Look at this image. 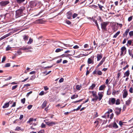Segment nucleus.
Here are the masks:
<instances>
[{"instance_id":"1","label":"nucleus","mask_w":133,"mask_h":133,"mask_svg":"<svg viewBox=\"0 0 133 133\" xmlns=\"http://www.w3.org/2000/svg\"><path fill=\"white\" fill-rule=\"evenodd\" d=\"M108 103L110 105H113L115 104L117 105H119L120 103V100L119 99L116 100L114 98H111L109 99Z\"/></svg>"},{"instance_id":"2","label":"nucleus","mask_w":133,"mask_h":133,"mask_svg":"<svg viewBox=\"0 0 133 133\" xmlns=\"http://www.w3.org/2000/svg\"><path fill=\"white\" fill-rule=\"evenodd\" d=\"M31 5L32 6H36L38 8H40L43 6V4L41 2H38L36 3L32 1L31 3Z\"/></svg>"},{"instance_id":"3","label":"nucleus","mask_w":133,"mask_h":133,"mask_svg":"<svg viewBox=\"0 0 133 133\" xmlns=\"http://www.w3.org/2000/svg\"><path fill=\"white\" fill-rule=\"evenodd\" d=\"M23 10L22 9H20L16 11V17L18 18L23 15Z\"/></svg>"},{"instance_id":"4","label":"nucleus","mask_w":133,"mask_h":133,"mask_svg":"<svg viewBox=\"0 0 133 133\" xmlns=\"http://www.w3.org/2000/svg\"><path fill=\"white\" fill-rule=\"evenodd\" d=\"M91 93L92 94L93 97L94 98H93L92 100V101H96L98 99V97L97 96L96 94V92L94 91L91 92Z\"/></svg>"},{"instance_id":"5","label":"nucleus","mask_w":133,"mask_h":133,"mask_svg":"<svg viewBox=\"0 0 133 133\" xmlns=\"http://www.w3.org/2000/svg\"><path fill=\"white\" fill-rule=\"evenodd\" d=\"M44 122L49 126H52L55 125L57 123L52 121H48L46 120H45Z\"/></svg>"},{"instance_id":"6","label":"nucleus","mask_w":133,"mask_h":133,"mask_svg":"<svg viewBox=\"0 0 133 133\" xmlns=\"http://www.w3.org/2000/svg\"><path fill=\"white\" fill-rule=\"evenodd\" d=\"M108 24V22H103L101 23V27L102 29L104 30H106V28L107 25Z\"/></svg>"},{"instance_id":"7","label":"nucleus","mask_w":133,"mask_h":133,"mask_svg":"<svg viewBox=\"0 0 133 133\" xmlns=\"http://www.w3.org/2000/svg\"><path fill=\"white\" fill-rule=\"evenodd\" d=\"M121 55H123L126 54V48L125 46H123L121 47Z\"/></svg>"},{"instance_id":"8","label":"nucleus","mask_w":133,"mask_h":133,"mask_svg":"<svg viewBox=\"0 0 133 133\" xmlns=\"http://www.w3.org/2000/svg\"><path fill=\"white\" fill-rule=\"evenodd\" d=\"M121 110V108L118 107H116L115 108V113L116 115L117 116L120 114Z\"/></svg>"},{"instance_id":"9","label":"nucleus","mask_w":133,"mask_h":133,"mask_svg":"<svg viewBox=\"0 0 133 133\" xmlns=\"http://www.w3.org/2000/svg\"><path fill=\"white\" fill-rule=\"evenodd\" d=\"M9 3L8 1H3L0 2V4L1 6H5L8 4Z\"/></svg>"},{"instance_id":"10","label":"nucleus","mask_w":133,"mask_h":133,"mask_svg":"<svg viewBox=\"0 0 133 133\" xmlns=\"http://www.w3.org/2000/svg\"><path fill=\"white\" fill-rule=\"evenodd\" d=\"M93 74H94L98 75H101L102 74V72L100 70H95L93 72Z\"/></svg>"},{"instance_id":"11","label":"nucleus","mask_w":133,"mask_h":133,"mask_svg":"<svg viewBox=\"0 0 133 133\" xmlns=\"http://www.w3.org/2000/svg\"><path fill=\"white\" fill-rule=\"evenodd\" d=\"M103 93L102 92H99L98 93V99L99 101H100L102 99L103 96Z\"/></svg>"},{"instance_id":"12","label":"nucleus","mask_w":133,"mask_h":133,"mask_svg":"<svg viewBox=\"0 0 133 133\" xmlns=\"http://www.w3.org/2000/svg\"><path fill=\"white\" fill-rule=\"evenodd\" d=\"M105 58H106L105 57H103V58L102 60L98 64L97 66V68H98L103 64V63L104 62Z\"/></svg>"},{"instance_id":"13","label":"nucleus","mask_w":133,"mask_h":133,"mask_svg":"<svg viewBox=\"0 0 133 133\" xmlns=\"http://www.w3.org/2000/svg\"><path fill=\"white\" fill-rule=\"evenodd\" d=\"M72 13L71 12L69 11L67 13L66 16L67 18L69 19H71L72 18Z\"/></svg>"},{"instance_id":"14","label":"nucleus","mask_w":133,"mask_h":133,"mask_svg":"<svg viewBox=\"0 0 133 133\" xmlns=\"http://www.w3.org/2000/svg\"><path fill=\"white\" fill-rule=\"evenodd\" d=\"M12 102V101H10L8 103H5L3 106V108H5L8 107L9 106V103H10V104H11Z\"/></svg>"},{"instance_id":"15","label":"nucleus","mask_w":133,"mask_h":133,"mask_svg":"<svg viewBox=\"0 0 133 133\" xmlns=\"http://www.w3.org/2000/svg\"><path fill=\"white\" fill-rule=\"evenodd\" d=\"M102 55L101 54H97L96 57L97 61H100L102 58Z\"/></svg>"},{"instance_id":"16","label":"nucleus","mask_w":133,"mask_h":133,"mask_svg":"<svg viewBox=\"0 0 133 133\" xmlns=\"http://www.w3.org/2000/svg\"><path fill=\"white\" fill-rule=\"evenodd\" d=\"M130 31V29H128L126 30L125 31L123 34V37H127V36L128 35V33Z\"/></svg>"},{"instance_id":"17","label":"nucleus","mask_w":133,"mask_h":133,"mask_svg":"<svg viewBox=\"0 0 133 133\" xmlns=\"http://www.w3.org/2000/svg\"><path fill=\"white\" fill-rule=\"evenodd\" d=\"M47 104V101H44L42 105L41 106V107L42 109L44 108L46 106Z\"/></svg>"},{"instance_id":"18","label":"nucleus","mask_w":133,"mask_h":133,"mask_svg":"<svg viewBox=\"0 0 133 133\" xmlns=\"http://www.w3.org/2000/svg\"><path fill=\"white\" fill-rule=\"evenodd\" d=\"M106 87L105 85L103 84L99 88V90H104Z\"/></svg>"},{"instance_id":"19","label":"nucleus","mask_w":133,"mask_h":133,"mask_svg":"<svg viewBox=\"0 0 133 133\" xmlns=\"http://www.w3.org/2000/svg\"><path fill=\"white\" fill-rule=\"evenodd\" d=\"M128 95V92L126 90L124 91V92L123 95V98H125Z\"/></svg>"},{"instance_id":"20","label":"nucleus","mask_w":133,"mask_h":133,"mask_svg":"<svg viewBox=\"0 0 133 133\" xmlns=\"http://www.w3.org/2000/svg\"><path fill=\"white\" fill-rule=\"evenodd\" d=\"M88 64H93L94 63L93 60L91 59V58H89L88 59Z\"/></svg>"},{"instance_id":"21","label":"nucleus","mask_w":133,"mask_h":133,"mask_svg":"<svg viewBox=\"0 0 133 133\" xmlns=\"http://www.w3.org/2000/svg\"><path fill=\"white\" fill-rule=\"evenodd\" d=\"M131 98H129V99L126 101L125 104L127 105H129L131 102Z\"/></svg>"},{"instance_id":"22","label":"nucleus","mask_w":133,"mask_h":133,"mask_svg":"<svg viewBox=\"0 0 133 133\" xmlns=\"http://www.w3.org/2000/svg\"><path fill=\"white\" fill-rule=\"evenodd\" d=\"M128 52L129 55L131 56L132 58H133V52H132L131 50L130 49L128 50Z\"/></svg>"},{"instance_id":"23","label":"nucleus","mask_w":133,"mask_h":133,"mask_svg":"<svg viewBox=\"0 0 133 133\" xmlns=\"http://www.w3.org/2000/svg\"><path fill=\"white\" fill-rule=\"evenodd\" d=\"M95 86L96 85L95 84H92V85L90 87L89 89L93 90L95 87Z\"/></svg>"},{"instance_id":"24","label":"nucleus","mask_w":133,"mask_h":133,"mask_svg":"<svg viewBox=\"0 0 133 133\" xmlns=\"http://www.w3.org/2000/svg\"><path fill=\"white\" fill-rule=\"evenodd\" d=\"M112 127L114 129H117L118 128V126L115 122L114 123Z\"/></svg>"},{"instance_id":"25","label":"nucleus","mask_w":133,"mask_h":133,"mask_svg":"<svg viewBox=\"0 0 133 133\" xmlns=\"http://www.w3.org/2000/svg\"><path fill=\"white\" fill-rule=\"evenodd\" d=\"M124 75L126 76L127 77H128L130 74L129 71V70H128L126 71L124 74Z\"/></svg>"},{"instance_id":"26","label":"nucleus","mask_w":133,"mask_h":133,"mask_svg":"<svg viewBox=\"0 0 133 133\" xmlns=\"http://www.w3.org/2000/svg\"><path fill=\"white\" fill-rule=\"evenodd\" d=\"M120 32L119 31L117 32L116 34L114 35L113 36V37L114 38H116L117 37L119 34Z\"/></svg>"},{"instance_id":"27","label":"nucleus","mask_w":133,"mask_h":133,"mask_svg":"<svg viewBox=\"0 0 133 133\" xmlns=\"http://www.w3.org/2000/svg\"><path fill=\"white\" fill-rule=\"evenodd\" d=\"M20 130L23 131V129L22 130L21 128L18 126L15 129V131H19Z\"/></svg>"},{"instance_id":"28","label":"nucleus","mask_w":133,"mask_h":133,"mask_svg":"<svg viewBox=\"0 0 133 133\" xmlns=\"http://www.w3.org/2000/svg\"><path fill=\"white\" fill-rule=\"evenodd\" d=\"M28 38L29 36L28 35H24L23 36V39L25 41L28 40Z\"/></svg>"},{"instance_id":"29","label":"nucleus","mask_w":133,"mask_h":133,"mask_svg":"<svg viewBox=\"0 0 133 133\" xmlns=\"http://www.w3.org/2000/svg\"><path fill=\"white\" fill-rule=\"evenodd\" d=\"M78 97V95H74L71 96V98L72 99H73L77 97Z\"/></svg>"},{"instance_id":"30","label":"nucleus","mask_w":133,"mask_h":133,"mask_svg":"<svg viewBox=\"0 0 133 133\" xmlns=\"http://www.w3.org/2000/svg\"><path fill=\"white\" fill-rule=\"evenodd\" d=\"M63 50V49H62L57 48L56 49L55 51L56 52H58L62 51Z\"/></svg>"},{"instance_id":"31","label":"nucleus","mask_w":133,"mask_h":133,"mask_svg":"<svg viewBox=\"0 0 133 133\" xmlns=\"http://www.w3.org/2000/svg\"><path fill=\"white\" fill-rule=\"evenodd\" d=\"M33 42V39H32L30 38L29 39V41L27 43L28 44H31V43Z\"/></svg>"},{"instance_id":"32","label":"nucleus","mask_w":133,"mask_h":133,"mask_svg":"<svg viewBox=\"0 0 133 133\" xmlns=\"http://www.w3.org/2000/svg\"><path fill=\"white\" fill-rule=\"evenodd\" d=\"M25 0H16L17 2L18 3H20L23 2Z\"/></svg>"},{"instance_id":"33","label":"nucleus","mask_w":133,"mask_h":133,"mask_svg":"<svg viewBox=\"0 0 133 133\" xmlns=\"http://www.w3.org/2000/svg\"><path fill=\"white\" fill-rule=\"evenodd\" d=\"M78 14H77L76 13H74L72 15V17L73 18H76V17H77Z\"/></svg>"},{"instance_id":"34","label":"nucleus","mask_w":133,"mask_h":133,"mask_svg":"<svg viewBox=\"0 0 133 133\" xmlns=\"http://www.w3.org/2000/svg\"><path fill=\"white\" fill-rule=\"evenodd\" d=\"M98 5L99 6V7L100 8V10L102 11H104L102 9V8H104V6H103L101 5L100 4H98Z\"/></svg>"},{"instance_id":"35","label":"nucleus","mask_w":133,"mask_h":133,"mask_svg":"<svg viewBox=\"0 0 133 133\" xmlns=\"http://www.w3.org/2000/svg\"><path fill=\"white\" fill-rule=\"evenodd\" d=\"M83 100H84V99L83 98V99H79V100H78V101H75L73 102H72V103H76L80 102L82 101Z\"/></svg>"},{"instance_id":"36","label":"nucleus","mask_w":133,"mask_h":133,"mask_svg":"<svg viewBox=\"0 0 133 133\" xmlns=\"http://www.w3.org/2000/svg\"><path fill=\"white\" fill-rule=\"evenodd\" d=\"M81 87L80 85H77L76 86V88L78 90H80L81 89Z\"/></svg>"},{"instance_id":"37","label":"nucleus","mask_w":133,"mask_h":133,"mask_svg":"<svg viewBox=\"0 0 133 133\" xmlns=\"http://www.w3.org/2000/svg\"><path fill=\"white\" fill-rule=\"evenodd\" d=\"M129 35L130 37H131L133 36V31H131L129 32Z\"/></svg>"},{"instance_id":"38","label":"nucleus","mask_w":133,"mask_h":133,"mask_svg":"<svg viewBox=\"0 0 133 133\" xmlns=\"http://www.w3.org/2000/svg\"><path fill=\"white\" fill-rule=\"evenodd\" d=\"M132 18H133L132 16H131L130 17H129L128 19V21L129 22H130L132 19Z\"/></svg>"},{"instance_id":"39","label":"nucleus","mask_w":133,"mask_h":133,"mask_svg":"<svg viewBox=\"0 0 133 133\" xmlns=\"http://www.w3.org/2000/svg\"><path fill=\"white\" fill-rule=\"evenodd\" d=\"M124 123V122H122V121H120L119 122V124L121 127H122Z\"/></svg>"},{"instance_id":"40","label":"nucleus","mask_w":133,"mask_h":133,"mask_svg":"<svg viewBox=\"0 0 133 133\" xmlns=\"http://www.w3.org/2000/svg\"><path fill=\"white\" fill-rule=\"evenodd\" d=\"M11 48V47L9 45H8L7 46L6 48V51L9 50Z\"/></svg>"},{"instance_id":"41","label":"nucleus","mask_w":133,"mask_h":133,"mask_svg":"<svg viewBox=\"0 0 133 133\" xmlns=\"http://www.w3.org/2000/svg\"><path fill=\"white\" fill-rule=\"evenodd\" d=\"M25 98H24L23 99H22L21 100V102L23 104H24L25 102Z\"/></svg>"},{"instance_id":"42","label":"nucleus","mask_w":133,"mask_h":133,"mask_svg":"<svg viewBox=\"0 0 133 133\" xmlns=\"http://www.w3.org/2000/svg\"><path fill=\"white\" fill-rule=\"evenodd\" d=\"M35 78V75H33L32 76H31L30 78V80H34Z\"/></svg>"},{"instance_id":"43","label":"nucleus","mask_w":133,"mask_h":133,"mask_svg":"<svg viewBox=\"0 0 133 133\" xmlns=\"http://www.w3.org/2000/svg\"><path fill=\"white\" fill-rule=\"evenodd\" d=\"M34 121V119L32 118H30L29 119V121L27 122V123H29L31 122H32Z\"/></svg>"},{"instance_id":"44","label":"nucleus","mask_w":133,"mask_h":133,"mask_svg":"<svg viewBox=\"0 0 133 133\" xmlns=\"http://www.w3.org/2000/svg\"><path fill=\"white\" fill-rule=\"evenodd\" d=\"M17 87H18V85H17L14 86L12 87L11 89L12 90H14L16 89V88H17Z\"/></svg>"},{"instance_id":"45","label":"nucleus","mask_w":133,"mask_h":133,"mask_svg":"<svg viewBox=\"0 0 133 133\" xmlns=\"http://www.w3.org/2000/svg\"><path fill=\"white\" fill-rule=\"evenodd\" d=\"M82 55H83V56H85V55L84 54H80L78 55L77 56H75V57L76 58H79L81 56H82Z\"/></svg>"},{"instance_id":"46","label":"nucleus","mask_w":133,"mask_h":133,"mask_svg":"<svg viewBox=\"0 0 133 133\" xmlns=\"http://www.w3.org/2000/svg\"><path fill=\"white\" fill-rule=\"evenodd\" d=\"M10 65V63H7L5 64V67H9Z\"/></svg>"},{"instance_id":"47","label":"nucleus","mask_w":133,"mask_h":133,"mask_svg":"<svg viewBox=\"0 0 133 133\" xmlns=\"http://www.w3.org/2000/svg\"><path fill=\"white\" fill-rule=\"evenodd\" d=\"M64 78H62L60 79V80L59 81V83L62 82H63V81H64Z\"/></svg>"},{"instance_id":"48","label":"nucleus","mask_w":133,"mask_h":133,"mask_svg":"<svg viewBox=\"0 0 133 133\" xmlns=\"http://www.w3.org/2000/svg\"><path fill=\"white\" fill-rule=\"evenodd\" d=\"M131 43L132 41L131 40H129L127 42V44H129L130 45H131Z\"/></svg>"},{"instance_id":"49","label":"nucleus","mask_w":133,"mask_h":133,"mask_svg":"<svg viewBox=\"0 0 133 133\" xmlns=\"http://www.w3.org/2000/svg\"><path fill=\"white\" fill-rule=\"evenodd\" d=\"M32 105H29L27 107V108L29 109L30 110L32 108Z\"/></svg>"},{"instance_id":"50","label":"nucleus","mask_w":133,"mask_h":133,"mask_svg":"<svg viewBox=\"0 0 133 133\" xmlns=\"http://www.w3.org/2000/svg\"><path fill=\"white\" fill-rule=\"evenodd\" d=\"M109 80L110 79H109L108 78L106 80L105 83L106 84H108Z\"/></svg>"},{"instance_id":"51","label":"nucleus","mask_w":133,"mask_h":133,"mask_svg":"<svg viewBox=\"0 0 133 133\" xmlns=\"http://www.w3.org/2000/svg\"><path fill=\"white\" fill-rule=\"evenodd\" d=\"M82 104L79 105V106L76 109V111H78L80 109V108L82 107Z\"/></svg>"},{"instance_id":"52","label":"nucleus","mask_w":133,"mask_h":133,"mask_svg":"<svg viewBox=\"0 0 133 133\" xmlns=\"http://www.w3.org/2000/svg\"><path fill=\"white\" fill-rule=\"evenodd\" d=\"M45 125L43 123L41 125V127L42 128H44L45 127Z\"/></svg>"},{"instance_id":"53","label":"nucleus","mask_w":133,"mask_h":133,"mask_svg":"<svg viewBox=\"0 0 133 133\" xmlns=\"http://www.w3.org/2000/svg\"><path fill=\"white\" fill-rule=\"evenodd\" d=\"M62 59L61 58L59 60H57L56 62L57 63H58L61 62L62 61Z\"/></svg>"},{"instance_id":"54","label":"nucleus","mask_w":133,"mask_h":133,"mask_svg":"<svg viewBox=\"0 0 133 133\" xmlns=\"http://www.w3.org/2000/svg\"><path fill=\"white\" fill-rule=\"evenodd\" d=\"M12 78V77L9 76L8 78H7L5 80V81H7L9 80H10Z\"/></svg>"},{"instance_id":"55","label":"nucleus","mask_w":133,"mask_h":133,"mask_svg":"<svg viewBox=\"0 0 133 133\" xmlns=\"http://www.w3.org/2000/svg\"><path fill=\"white\" fill-rule=\"evenodd\" d=\"M38 133H44V131L43 130H40L38 132Z\"/></svg>"},{"instance_id":"56","label":"nucleus","mask_w":133,"mask_h":133,"mask_svg":"<svg viewBox=\"0 0 133 133\" xmlns=\"http://www.w3.org/2000/svg\"><path fill=\"white\" fill-rule=\"evenodd\" d=\"M66 23L68 24H70L71 23V22L68 20H66Z\"/></svg>"},{"instance_id":"57","label":"nucleus","mask_w":133,"mask_h":133,"mask_svg":"<svg viewBox=\"0 0 133 133\" xmlns=\"http://www.w3.org/2000/svg\"><path fill=\"white\" fill-rule=\"evenodd\" d=\"M44 91H41L39 94V95H42L44 94Z\"/></svg>"},{"instance_id":"58","label":"nucleus","mask_w":133,"mask_h":133,"mask_svg":"<svg viewBox=\"0 0 133 133\" xmlns=\"http://www.w3.org/2000/svg\"><path fill=\"white\" fill-rule=\"evenodd\" d=\"M11 34V33H9V34H7L6 35H5L4 36H5V37L6 38V37L9 36H10V35Z\"/></svg>"},{"instance_id":"59","label":"nucleus","mask_w":133,"mask_h":133,"mask_svg":"<svg viewBox=\"0 0 133 133\" xmlns=\"http://www.w3.org/2000/svg\"><path fill=\"white\" fill-rule=\"evenodd\" d=\"M79 47L77 45H75L73 47V48L75 49H77Z\"/></svg>"},{"instance_id":"60","label":"nucleus","mask_w":133,"mask_h":133,"mask_svg":"<svg viewBox=\"0 0 133 133\" xmlns=\"http://www.w3.org/2000/svg\"><path fill=\"white\" fill-rule=\"evenodd\" d=\"M44 90L45 91L49 89V88L47 87V86H44Z\"/></svg>"},{"instance_id":"61","label":"nucleus","mask_w":133,"mask_h":133,"mask_svg":"<svg viewBox=\"0 0 133 133\" xmlns=\"http://www.w3.org/2000/svg\"><path fill=\"white\" fill-rule=\"evenodd\" d=\"M132 90L133 89L131 87L129 90V91L131 93H132L133 92Z\"/></svg>"},{"instance_id":"62","label":"nucleus","mask_w":133,"mask_h":133,"mask_svg":"<svg viewBox=\"0 0 133 133\" xmlns=\"http://www.w3.org/2000/svg\"><path fill=\"white\" fill-rule=\"evenodd\" d=\"M88 67L87 68V71H86V75H88L89 74V71L88 70Z\"/></svg>"},{"instance_id":"63","label":"nucleus","mask_w":133,"mask_h":133,"mask_svg":"<svg viewBox=\"0 0 133 133\" xmlns=\"http://www.w3.org/2000/svg\"><path fill=\"white\" fill-rule=\"evenodd\" d=\"M5 38H6L5 37V36H4L0 38V41L2 40Z\"/></svg>"},{"instance_id":"64","label":"nucleus","mask_w":133,"mask_h":133,"mask_svg":"<svg viewBox=\"0 0 133 133\" xmlns=\"http://www.w3.org/2000/svg\"><path fill=\"white\" fill-rule=\"evenodd\" d=\"M6 58L5 57H4L3 58L2 60V62L3 63L4 61L5 60Z\"/></svg>"}]
</instances>
